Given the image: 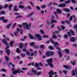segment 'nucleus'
Masks as SVG:
<instances>
[{
    "mask_svg": "<svg viewBox=\"0 0 77 77\" xmlns=\"http://www.w3.org/2000/svg\"><path fill=\"white\" fill-rule=\"evenodd\" d=\"M54 16H52V17L51 19V20H54Z\"/></svg>",
    "mask_w": 77,
    "mask_h": 77,
    "instance_id": "nucleus-62",
    "label": "nucleus"
},
{
    "mask_svg": "<svg viewBox=\"0 0 77 77\" xmlns=\"http://www.w3.org/2000/svg\"><path fill=\"white\" fill-rule=\"evenodd\" d=\"M12 6H13L12 5H8V8L10 11H11V8L12 7Z\"/></svg>",
    "mask_w": 77,
    "mask_h": 77,
    "instance_id": "nucleus-31",
    "label": "nucleus"
},
{
    "mask_svg": "<svg viewBox=\"0 0 77 77\" xmlns=\"http://www.w3.org/2000/svg\"><path fill=\"white\" fill-rule=\"evenodd\" d=\"M66 23H67L69 25V24H70V21H69L68 20H66L65 21Z\"/></svg>",
    "mask_w": 77,
    "mask_h": 77,
    "instance_id": "nucleus-56",
    "label": "nucleus"
},
{
    "mask_svg": "<svg viewBox=\"0 0 77 77\" xmlns=\"http://www.w3.org/2000/svg\"><path fill=\"white\" fill-rule=\"evenodd\" d=\"M2 71H3V72H7L6 69L4 68L2 69Z\"/></svg>",
    "mask_w": 77,
    "mask_h": 77,
    "instance_id": "nucleus-59",
    "label": "nucleus"
},
{
    "mask_svg": "<svg viewBox=\"0 0 77 77\" xmlns=\"http://www.w3.org/2000/svg\"><path fill=\"white\" fill-rule=\"evenodd\" d=\"M34 66H35V67H36V68H38V67L39 66V63H35Z\"/></svg>",
    "mask_w": 77,
    "mask_h": 77,
    "instance_id": "nucleus-28",
    "label": "nucleus"
},
{
    "mask_svg": "<svg viewBox=\"0 0 77 77\" xmlns=\"http://www.w3.org/2000/svg\"><path fill=\"white\" fill-rule=\"evenodd\" d=\"M54 52L52 51H48L45 53V55L46 57H50L54 56Z\"/></svg>",
    "mask_w": 77,
    "mask_h": 77,
    "instance_id": "nucleus-1",
    "label": "nucleus"
},
{
    "mask_svg": "<svg viewBox=\"0 0 77 77\" xmlns=\"http://www.w3.org/2000/svg\"><path fill=\"white\" fill-rule=\"evenodd\" d=\"M50 41H51V42H52V43L53 44H54V43L55 42L54 41H53V39L51 38H50Z\"/></svg>",
    "mask_w": 77,
    "mask_h": 77,
    "instance_id": "nucleus-36",
    "label": "nucleus"
},
{
    "mask_svg": "<svg viewBox=\"0 0 77 77\" xmlns=\"http://www.w3.org/2000/svg\"><path fill=\"white\" fill-rule=\"evenodd\" d=\"M61 27L62 30H65V26L62 25H61Z\"/></svg>",
    "mask_w": 77,
    "mask_h": 77,
    "instance_id": "nucleus-47",
    "label": "nucleus"
},
{
    "mask_svg": "<svg viewBox=\"0 0 77 77\" xmlns=\"http://www.w3.org/2000/svg\"><path fill=\"white\" fill-rule=\"evenodd\" d=\"M26 54L27 55H28V56H30V54L28 51H27V52L26 53Z\"/></svg>",
    "mask_w": 77,
    "mask_h": 77,
    "instance_id": "nucleus-52",
    "label": "nucleus"
},
{
    "mask_svg": "<svg viewBox=\"0 0 77 77\" xmlns=\"http://www.w3.org/2000/svg\"><path fill=\"white\" fill-rule=\"evenodd\" d=\"M0 20L1 21H3V23H6L8 22V20L7 19L5 20V17L4 16H2L0 17Z\"/></svg>",
    "mask_w": 77,
    "mask_h": 77,
    "instance_id": "nucleus-7",
    "label": "nucleus"
},
{
    "mask_svg": "<svg viewBox=\"0 0 77 77\" xmlns=\"http://www.w3.org/2000/svg\"><path fill=\"white\" fill-rule=\"evenodd\" d=\"M21 56L22 57H24L26 56V54L24 53H21Z\"/></svg>",
    "mask_w": 77,
    "mask_h": 77,
    "instance_id": "nucleus-34",
    "label": "nucleus"
},
{
    "mask_svg": "<svg viewBox=\"0 0 77 77\" xmlns=\"http://www.w3.org/2000/svg\"><path fill=\"white\" fill-rule=\"evenodd\" d=\"M51 23H50V24H53V23H57V20H51Z\"/></svg>",
    "mask_w": 77,
    "mask_h": 77,
    "instance_id": "nucleus-12",
    "label": "nucleus"
},
{
    "mask_svg": "<svg viewBox=\"0 0 77 77\" xmlns=\"http://www.w3.org/2000/svg\"><path fill=\"white\" fill-rule=\"evenodd\" d=\"M17 73H20V72L19 71L16 69L14 71H13L12 72L13 74H14V75H15V74H17Z\"/></svg>",
    "mask_w": 77,
    "mask_h": 77,
    "instance_id": "nucleus-10",
    "label": "nucleus"
},
{
    "mask_svg": "<svg viewBox=\"0 0 77 77\" xmlns=\"http://www.w3.org/2000/svg\"><path fill=\"white\" fill-rule=\"evenodd\" d=\"M71 3V1H70V0H69L64 2V3L65 4H68V3Z\"/></svg>",
    "mask_w": 77,
    "mask_h": 77,
    "instance_id": "nucleus-30",
    "label": "nucleus"
},
{
    "mask_svg": "<svg viewBox=\"0 0 77 77\" xmlns=\"http://www.w3.org/2000/svg\"><path fill=\"white\" fill-rule=\"evenodd\" d=\"M49 48L50 49V50H54V48L52 46H49Z\"/></svg>",
    "mask_w": 77,
    "mask_h": 77,
    "instance_id": "nucleus-46",
    "label": "nucleus"
},
{
    "mask_svg": "<svg viewBox=\"0 0 77 77\" xmlns=\"http://www.w3.org/2000/svg\"><path fill=\"white\" fill-rule=\"evenodd\" d=\"M40 32L42 35H44V31L42 30V29H40Z\"/></svg>",
    "mask_w": 77,
    "mask_h": 77,
    "instance_id": "nucleus-45",
    "label": "nucleus"
},
{
    "mask_svg": "<svg viewBox=\"0 0 77 77\" xmlns=\"http://www.w3.org/2000/svg\"><path fill=\"white\" fill-rule=\"evenodd\" d=\"M74 29H77V25H75L74 26Z\"/></svg>",
    "mask_w": 77,
    "mask_h": 77,
    "instance_id": "nucleus-64",
    "label": "nucleus"
},
{
    "mask_svg": "<svg viewBox=\"0 0 77 77\" xmlns=\"http://www.w3.org/2000/svg\"><path fill=\"white\" fill-rule=\"evenodd\" d=\"M63 66L64 68H65V69H71V66H69L67 65H63Z\"/></svg>",
    "mask_w": 77,
    "mask_h": 77,
    "instance_id": "nucleus-9",
    "label": "nucleus"
},
{
    "mask_svg": "<svg viewBox=\"0 0 77 77\" xmlns=\"http://www.w3.org/2000/svg\"><path fill=\"white\" fill-rule=\"evenodd\" d=\"M14 42L12 41H11L10 42V45L11 47H13V45L14 44Z\"/></svg>",
    "mask_w": 77,
    "mask_h": 77,
    "instance_id": "nucleus-33",
    "label": "nucleus"
},
{
    "mask_svg": "<svg viewBox=\"0 0 77 77\" xmlns=\"http://www.w3.org/2000/svg\"><path fill=\"white\" fill-rule=\"evenodd\" d=\"M76 62V61H75V60H74V62H73L72 61H71V64H72V65H73V66L75 65Z\"/></svg>",
    "mask_w": 77,
    "mask_h": 77,
    "instance_id": "nucleus-20",
    "label": "nucleus"
},
{
    "mask_svg": "<svg viewBox=\"0 0 77 77\" xmlns=\"http://www.w3.org/2000/svg\"><path fill=\"white\" fill-rule=\"evenodd\" d=\"M18 7L19 8H20V9H23V8H24V7L22 5H19Z\"/></svg>",
    "mask_w": 77,
    "mask_h": 77,
    "instance_id": "nucleus-35",
    "label": "nucleus"
},
{
    "mask_svg": "<svg viewBox=\"0 0 77 77\" xmlns=\"http://www.w3.org/2000/svg\"><path fill=\"white\" fill-rule=\"evenodd\" d=\"M8 7V5L7 4H5L4 6V8H7Z\"/></svg>",
    "mask_w": 77,
    "mask_h": 77,
    "instance_id": "nucleus-58",
    "label": "nucleus"
},
{
    "mask_svg": "<svg viewBox=\"0 0 77 77\" xmlns=\"http://www.w3.org/2000/svg\"><path fill=\"white\" fill-rule=\"evenodd\" d=\"M12 23H10V24H8L6 26V28L7 29H9L10 28L11 26L12 25Z\"/></svg>",
    "mask_w": 77,
    "mask_h": 77,
    "instance_id": "nucleus-14",
    "label": "nucleus"
},
{
    "mask_svg": "<svg viewBox=\"0 0 77 77\" xmlns=\"http://www.w3.org/2000/svg\"><path fill=\"white\" fill-rule=\"evenodd\" d=\"M57 12L58 14H62V11L60 9H57Z\"/></svg>",
    "mask_w": 77,
    "mask_h": 77,
    "instance_id": "nucleus-13",
    "label": "nucleus"
},
{
    "mask_svg": "<svg viewBox=\"0 0 77 77\" xmlns=\"http://www.w3.org/2000/svg\"><path fill=\"white\" fill-rule=\"evenodd\" d=\"M23 44L21 43L19 45V48L20 49H21L23 47Z\"/></svg>",
    "mask_w": 77,
    "mask_h": 77,
    "instance_id": "nucleus-27",
    "label": "nucleus"
},
{
    "mask_svg": "<svg viewBox=\"0 0 77 77\" xmlns=\"http://www.w3.org/2000/svg\"><path fill=\"white\" fill-rule=\"evenodd\" d=\"M63 71L64 74H66V73H67V72H68V71H67L65 70H63Z\"/></svg>",
    "mask_w": 77,
    "mask_h": 77,
    "instance_id": "nucleus-57",
    "label": "nucleus"
},
{
    "mask_svg": "<svg viewBox=\"0 0 77 77\" xmlns=\"http://www.w3.org/2000/svg\"><path fill=\"white\" fill-rule=\"evenodd\" d=\"M35 35L38 41H40L42 40V37L41 36V35H40L39 34H35Z\"/></svg>",
    "mask_w": 77,
    "mask_h": 77,
    "instance_id": "nucleus-6",
    "label": "nucleus"
},
{
    "mask_svg": "<svg viewBox=\"0 0 77 77\" xmlns=\"http://www.w3.org/2000/svg\"><path fill=\"white\" fill-rule=\"evenodd\" d=\"M14 11L15 12H17V11H18V9H17V6L16 5H15L14 7Z\"/></svg>",
    "mask_w": 77,
    "mask_h": 77,
    "instance_id": "nucleus-22",
    "label": "nucleus"
},
{
    "mask_svg": "<svg viewBox=\"0 0 77 77\" xmlns=\"http://www.w3.org/2000/svg\"><path fill=\"white\" fill-rule=\"evenodd\" d=\"M57 74V72H53L52 70H50V72L48 73V74L49 75L48 77H53V75H54V74Z\"/></svg>",
    "mask_w": 77,
    "mask_h": 77,
    "instance_id": "nucleus-5",
    "label": "nucleus"
},
{
    "mask_svg": "<svg viewBox=\"0 0 77 77\" xmlns=\"http://www.w3.org/2000/svg\"><path fill=\"white\" fill-rule=\"evenodd\" d=\"M74 16H75L74 15H73L70 17L69 19L70 21H72V18H74Z\"/></svg>",
    "mask_w": 77,
    "mask_h": 77,
    "instance_id": "nucleus-41",
    "label": "nucleus"
},
{
    "mask_svg": "<svg viewBox=\"0 0 77 77\" xmlns=\"http://www.w3.org/2000/svg\"><path fill=\"white\" fill-rule=\"evenodd\" d=\"M31 71L32 72H34V75H36L37 74V71L36 70H34L33 69H32L31 70Z\"/></svg>",
    "mask_w": 77,
    "mask_h": 77,
    "instance_id": "nucleus-23",
    "label": "nucleus"
},
{
    "mask_svg": "<svg viewBox=\"0 0 77 77\" xmlns=\"http://www.w3.org/2000/svg\"><path fill=\"white\" fill-rule=\"evenodd\" d=\"M40 48L42 49H44L45 48V46L43 45H42L40 46Z\"/></svg>",
    "mask_w": 77,
    "mask_h": 77,
    "instance_id": "nucleus-29",
    "label": "nucleus"
},
{
    "mask_svg": "<svg viewBox=\"0 0 77 77\" xmlns=\"http://www.w3.org/2000/svg\"><path fill=\"white\" fill-rule=\"evenodd\" d=\"M72 76H74L75 75V73L76 75V74H77V69H75V71L74 70H73L72 71Z\"/></svg>",
    "mask_w": 77,
    "mask_h": 77,
    "instance_id": "nucleus-8",
    "label": "nucleus"
},
{
    "mask_svg": "<svg viewBox=\"0 0 77 77\" xmlns=\"http://www.w3.org/2000/svg\"><path fill=\"white\" fill-rule=\"evenodd\" d=\"M34 14V12H32L31 13V14H29L27 16V17H30V16H32V14Z\"/></svg>",
    "mask_w": 77,
    "mask_h": 77,
    "instance_id": "nucleus-42",
    "label": "nucleus"
},
{
    "mask_svg": "<svg viewBox=\"0 0 77 77\" xmlns=\"http://www.w3.org/2000/svg\"><path fill=\"white\" fill-rule=\"evenodd\" d=\"M28 35L29 36V37L30 39H33V38H34V37L32 34H30L29 33L28 34Z\"/></svg>",
    "mask_w": 77,
    "mask_h": 77,
    "instance_id": "nucleus-21",
    "label": "nucleus"
},
{
    "mask_svg": "<svg viewBox=\"0 0 77 77\" xmlns=\"http://www.w3.org/2000/svg\"><path fill=\"white\" fill-rule=\"evenodd\" d=\"M54 45L55 47H57V46H59V43L57 42H55L54 43Z\"/></svg>",
    "mask_w": 77,
    "mask_h": 77,
    "instance_id": "nucleus-17",
    "label": "nucleus"
},
{
    "mask_svg": "<svg viewBox=\"0 0 77 77\" xmlns=\"http://www.w3.org/2000/svg\"><path fill=\"white\" fill-rule=\"evenodd\" d=\"M16 52L17 53H21V51L19 48H17L16 49Z\"/></svg>",
    "mask_w": 77,
    "mask_h": 77,
    "instance_id": "nucleus-24",
    "label": "nucleus"
},
{
    "mask_svg": "<svg viewBox=\"0 0 77 77\" xmlns=\"http://www.w3.org/2000/svg\"><path fill=\"white\" fill-rule=\"evenodd\" d=\"M34 48H35V49H38L39 48V46L37 45H35L34 46Z\"/></svg>",
    "mask_w": 77,
    "mask_h": 77,
    "instance_id": "nucleus-44",
    "label": "nucleus"
},
{
    "mask_svg": "<svg viewBox=\"0 0 77 77\" xmlns=\"http://www.w3.org/2000/svg\"><path fill=\"white\" fill-rule=\"evenodd\" d=\"M64 50L67 54H69V50L66 49Z\"/></svg>",
    "mask_w": 77,
    "mask_h": 77,
    "instance_id": "nucleus-26",
    "label": "nucleus"
},
{
    "mask_svg": "<svg viewBox=\"0 0 77 77\" xmlns=\"http://www.w3.org/2000/svg\"><path fill=\"white\" fill-rule=\"evenodd\" d=\"M35 45V42H31L30 43V45L32 47H34Z\"/></svg>",
    "mask_w": 77,
    "mask_h": 77,
    "instance_id": "nucleus-25",
    "label": "nucleus"
},
{
    "mask_svg": "<svg viewBox=\"0 0 77 77\" xmlns=\"http://www.w3.org/2000/svg\"><path fill=\"white\" fill-rule=\"evenodd\" d=\"M36 8L38 9V10L39 11H40V7H39L38 6H36Z\"/></svg>",
    "mask_w": 77,
    "mask_h": 77,
    "instance_id": "nucleus-50",
    "label": "nucleus"
},
{
    "mask_svg": "<svg viewBox=\"0 0 77 77\" xmlns=\"http://www.w3.org/2000/svg\"><path fill=\"white\" fill-rule=\"evenodd\" d=\"M63 11H64L65 12H69L70 11L69 10V9L68 8L67 9H63Z\"/></svg>",
    "mask_w": 77,
    "mask_h": 77,
    "instance_id": "nucleus-19",
    "label": "nucleus"
},
{
    "mask_svg": "<svg viewBox=\"0 0 77 77\" xmlns=\"http://www.w3.org/2000/svg\"><path fill=\"white\" fill-rule=\"evenodd\" d=\"M65 6H66V5L64 3L61 4L59 5L58 6V7L59 8H63L64 7H65Z\"/></svg>",
    "mask_w": 77,
    "mask_h": 77,
    "instance_id": "nucleus-11",
    "label": "nucleus"
},
{
    "mask_svg": "<svg viewBox=\"0 0 77 77\" xmlns=\"http://www.w3.org/2000/svg\"><path fill=\"white\" fill-rule=\"evenodd\" d=\"M28 59H30V60H32V59H33V57H28Z\"/></svg>",
    "mask_w": 77,
    "mask_h": 77,
    "instance_id": "nucleus-63",
    "label": "nucleus"
},
{
    "mask_svg": "<svg viewBox=\"0 0 77 77\" xmlns=\"http://www.w3.org/2000/svg\"><path fill=\"white\" fill-rule=\"evenodd\" d=\"M48 65L51 68H53V64H52V62H53V59L52 58H50L46 60Z\"/></svg>",
    "mask_w": 77,
    "mask_h": 77,
    "instance_id": "nucleus-2",
    "label": "nucleus"
},
{
    "mask_svg": "<svg viewBox=\"0 0 77 77\" xmlns=\"http://www.w3.org/2000/svg\"><path fill=\"white\" fill-rule=\"evenodd\" d=\"M46 8V6H45V5H44L42 6V9H44V8Z\"/></svg>",
    "mask_w": 77,
    "mask_h": 77,
    "instance_id": "nucleus-53",
    "label": "nucleus"
},
{
    "mask_svg": "<svg viewBox=\"0 0 77 77\" xmlns=\"http://www.w3.org/2000/svg\"><path fill=\"white\" fill-rule=\"evenodd\" d=\"M27 30H29V25H27L26 26Z\"/></svg>",
    "mask_w": 77,
    "mask_h": 77,
    "instance_id": "nucleus-55",
    "label": "nucleus"
},
{
    "mask_svg": "<svg viewBox=\"0 0 77 77\" xmlns=\"http://www.w3.org/2000/svg\"><path fill=\"white\" fill-rule=\"evenodd\" d=\"M57 53L58 54L59 57H62V53L61 52V51H58Z\"/></svg>",
    "mask_w": 77,
    "mask_h": 77,
    "instance_id": "nucleus-18",
    "label": "nucleus"
},
{
    "mask_svg": "<svg viewBox=\"0 0 77 77\" xmlns=\"http://www.w3.org/2000/svg\"><path fill=\"white\" fill-rule=\"evenodd\" d=\"M52 38L53 39H57V37L56 35H55V34L52 36Z\"/></svg>",
    "mask_w": 77,
    "mask_h": 77,
    "instance_id": "nucleus-32",
    "label": "nucleus"
},
{
    "mask_svg": "<svg viewBox=\"0 0 77 77\" xmlns=\"http://www.w3.org/2000/svg\"><path fill=\"white\" fill-rule=\"evenodd\" d=\"M69 32L72 34V35H73V36H74V35H75V33H74V32L71 29H70Z\"/></svg>",
    "mask_w": 77,
    "mask_h": 77,
    "instance_id": "nucleus-16",
    "label": "nucleus"
},
{
    "mask_svg": "<svg viewBox=\"0 0 77 77\" xmlns=\"http://www.w3.org/2000/svg\"><path fill=\"white\" fill-rule=\"evenodd\" d=\"M3 14H5V11L0 12V15H3Z\"/></svg>",
    "mask_w": 77,
    "mask_h": 77,
    "instance_id": "nucleus-37",
    "label": "nucleus"
},
{
    "mask_svg": "<svg viewBox=\"0 0 77 77\" xmlns=\"http://www.w3.org/2000/svg\"><path fill=\"white\" fill-rule=\"evenodd\" d=\"M5 52L7 53V55L8 56H9V54H10V53H11L10 50L9 49L5 50Z\"/></svg>",
    "mask_w": 77,
    "mask_h": 77,
    "instance_id": "nucleus-15",
    "label": "nucleus"
},
{
    "mask_svg": "<svg viewBox=\"0 0 77 77\" xmlns=\"http://www.w3.org/2000/svg\"><path fill=\"white\" fill-rule=\"evenodd\" d=\"M22 51H24L25 52H26L27 51V50H26V48H23L22 49Z\"/></svg>",
    "mask_w": 77,
    "mask_h": 77,
    "instance_id": "nucleus-61",
    "label": "nucleus"
},
{
    "mask_svg": "<svg viewBox=\"0 0 77 77\" xmlns=\"http://www.w3.org/2000/svg\"><path fill=\"white\" fill-rule=\"evenodd\" d=\"M67 35H69L70 38V41L72 42H74L75 41V38L74 37H72V35H71V34L69 32H67Z\"/></svg>",
    "mask_w": 77,
    "mask_h": 77,
    "instance_id": "nucleus-3",
    "label": "nucleus"
},
{
    "mask_svg": "<svg viewBox=\"0 0 77 77\" xmlns=\"http://www.w3.org/2000/svg\"><path fill=\"white\" fill-rule=\"evenodd\" d=\"M43 37L44 38H49V36L47 35H44L43 36Z\"/></svg>",
    "mask_w": 77,
    "mask_h": 77,
    "instance_id": "nucleus-40",
    "label": "nucleus"
},
{
    "mask_svg": "<svg viewBox=\"0 0 77 77\" xmlns=\"http://www.w3.org/2000/svg\"><path fill=\"white\" fill-rule=\"evenodd\" d=\"M21 17H22V16H18L16 17V19H17V18H21Z\"/></svg>",
    "mask_w": 77,
    "mask_h": 77,
    "instance_id": "nucleus-54",
    "label": "nucleus"
},
{
    "mask_svg": "<svg viewBox=\"0 0 77 77\" xmlns=\"http://www.w3.org/2000/svg\"><path fill=\"white\" fill-rule=\"evenodd\" d=\"M2 42L5 45H7L6 48H5V50H8L9 48V46L8 45V42L5 39L3 38V39L2 40Z\"/></svg>",
    "mask_w": 77,
    "mask_h": 77,
    "instance_id": "nucleus-4",
    "label": "nucleus"
},
{
    "mask_svg": "<svg viewBox=\"0 0 77 77\" xmlns=\"http://www.w3.org/2000/svg\"><path fill=\"white\" fill-rule=\"evenodd\" d=\"M73 45L74 47H77V45L75 44H73Z\"/></svg>",
    "mask_w": 77,
    "mask_h": 77,
    "instance_id": "nucleus-60",
    "label": "nucleus"
},
{
    "mask_svg": "<svg viewBox=\"0 0 77 77\" xmlns=\"http://www.w3.org/2000/svg\"><path fill=\"white\" fill-rule=\"evenodd\" d=\"M64 37L65 39H67L68 38V35L66 34H65L64 35Z\"/></svg>",
    "mask_w": 77,
    "mask_h": 77,
    "instance_id": "nucleus-39",
    "label": "nucleus"
},
{
    "mask_svg": "<svg viewBox=\"0 0 77 77\" xmlns=\"http://www.w3.org/2000/svg\"><path fill=\"white\" fill-rule=\"evenodd\" d=\"M73 18L74 19L73 20L74 22H75V23H76V19H75V16H73Z\"/></svg>",
    "mask_w": 77,
    "mask_h": 77,
    "instance_id": "nucleus-49",
    "label": "nucleus"
},
{
    "mask_svg": "<svg viewBox=\"0 0 77 77\" xmlns=\"http://www.w3.org/2000/svg\"><path fill=\"white\" fill-rule=\"evenodd\" d=\"M71 1L72 3H73V4H75V3L76 1L75 0H71Z\"/></svg>",
    "mask_w": 77,
    "mask_h": 77,
    "instance_id": "nucleus-48",
    "label": "nucleus"
},
{
    "mask_svg": "<svg viewBox=\"0 0 77 77\" xmlns=\"http://www.w3.org/2000/svg\"><path fill=\"white\" fill-rule=\"evenodd\" d=\"M22 25L24 27H26V26H27V23H22Z\"/></svg>",
    "mask_w": 77,
    "mask_h": 77,
    "instance_id": "nucleus-38",
    "label": "nucleus"
},
{
    "mask_svg": "<svg viewBox=\"0 0 77 77\" xmlns=\"http://www.w3.org/2000/svg\"><path fill=\"white\" fill-rule=\"evenodd\" d=\"M5 58L6 61H9V58L8 57V56H5Z\"/></svg>",
    "mask_w": 77,
    "mask_h": 77,
    "instance_id": "nucleus-43",
    "label": "nucleus"
},
{
    "mask_svg": "<svg viewBox=\"0 0 77 77\" xmlns=\"http://www.w3.org/2000/svg\"><path fill=\"white\" fill-rule=\"evenodd\" d=\"M56 48L57 50H60V51H61V49L59 48V47H56Z\"/></svg>",
    "mask_w": 77,
    "mask_h": 77,
    "instance_id": "nucleus-51",
    "label": "nucleus"
}]
</instances>
